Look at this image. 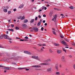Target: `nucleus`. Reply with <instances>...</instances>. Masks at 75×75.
I'll return each instance as SVG.
<instances>
[{"instance_id":"5","label":"nucleus","mask_w":75,"mask_h":75,"mask_svg":"<svg viewBox=\"0 0 75 75\" xmlns=\"http://www.w3.org/2000/svg\"><path fill=\"white\" fill-rule=\"evenodd\" d=\"M58 64H56L55 65V68L57 71L58 70Z\"/></svg>"},{"instance_id":"41","label":"nucleus","mask_w":75,"mask_h":75,"mask_svg":"<svg viewBox=\"0 0 75 75\" xmlns=\"http://www.w3.org/2000/svg\"><path fill=\"white\" fill-rule=\"evenodd\" d=\"M25 38V39H28V37L26 36Z\"/></svg>"},{"instance_id":"31","label":"nucleus","mask_w":75,"mask_h":75,"mask_svg":"<svg viewBox=\"0 0 75 75\" xmlns=\"http://www.w3.org/2000/svg\"><path fill=\"white\" fill-rule=\"evenodd\" d=\"M15 29L16 30H19V28L17 27H16L15 28Z\"/></svg>"},{"instance_id":"50","label":"nucleus","mask_w":75,"mask_h":75,"mask_svg":"<svg viewBox=\"0 0 75 75\" xmlns=\"http://www.w3.org/2000/svg\"><path fill=\"white\" fill-rule=\"evenodd\" d=\"M65 16L64 15H63V16H62V18H64L65 17Z\"/></svg>"},{"instance_id":"2","label":"nucleus","mask_w":75,"mask_h":75,"mask_svg":"<svg viewBox=\"0 0 75 75\" xmlns=\"http://www.w3.org/2000/svg\"><path fill=\"white\" fill-rule=\"evenodd\" d=\"M32 29L35 31H38V29L36 27H34Z\"/></svg>"},{"instance_id":"54","label":"nucleus","mask_w":75,"mask_h":75,"mask_svg":"<svg viewBox=\"0 0 75 75\" xmlns=\"http://www.w3.org/2000/svg\"><path fill=\"white\" fill-rule=\"evenodd\" d=\"M13 10L14 11H16V9L15 8V9H13Z\"/></svg>"},{"instance_id":"17","label":"nucleus","mask_w":75,"mask_h":75,"mask_svg":"<svg viewBox=\"0 0 75 75\" xmlns=\"http://www.w3.org/2000/svg\"><path fill=\"white\" fill-rule=\"evenodd\" d=\"M24 18H25V16H23L22 17V18H21V20H23L24 19Z\"/></svg>"},{"instance_id":"53","label":"nucleus","mask_w":75,"mask_h":75,"mask_svg":"<svg viewBox=\"0 0 75 75\" xmlns=\"http://www.w3.org/2000/svg\"><path fill=\"white\" fill-rule=\"evenodd\" d=\"M7 36H5V37H4V38H5V39L7 38Z\"/></svg>"},{"instance_id":"29","label":"nucleus","mask_w":75,"mask_h":75,"mask_svg":"<svg viewBox=\"0 0 75 75\" xmlns=\"http://www.w3.org/2000/svg\"><path fill=\"white\" fill-rule=\"evenodd\" d=\"M61 38H64V37L63 36H62V35H60V36Z\"/></svg>"},{"instance_id":"37","label":"nucleus","mask_w":75,"mask_h":75,"mask_svg":"<svg viewBox=\"0 0 75 75\" xmlns=\"http://www.w3.org/2000/svg\"><path fill=\"white\" fill-rule=\"evenodd\" d=\"M4 37H8V36L7 35H4Z\"/></svg>"},{"instance_id":"51","label":"nucleus","mask_w":75,"mask_h":75,"mask_svg":"<svg viewBox=\"0 0 75 75\" xmlns=\"http://www.w3.org/2000/svg\"><path fill=\"white\" fill-rule=\"evenodd\" d=\"M64 58H65V57H64V56H62V59H64Z\"/></svg>"},{"instance_id":"25","label":"nucleus","mask_w":75,"mask_h":75,"mask_svg":"<svg viewBox=\"0 0 75 75\" xmlns=\"http://www.w3.org/2000/svg\"><path fill=\"white\" fill-rule=\"evenodd\" d=\"M52 32H53V34H54V35H57V34H56V33H55V31H53Z\"/></svg>"},{"instance_id":"59","label":"nucleus","mask_w":75,"mask_h":75,"mask_svg":"<svg viewBox=\"0 0 75 75\" xmlns=\"http://www.w3.org/2000/svg\"><path fill=\"white\" fill-rule=\"evenodd\" d=\"M16 38V39H19V40L21 38Z\"/></svg>"},{"instance_id":"19","label":"nucleus","mask_w":75,"mask_h":75,"mask_svg":"<svg viewBox=\"0 0 75 75\" xmlns=\"http://www.w3.org/2000/svg\"><path fill=\"white\" fill-rule=\"evenodd\" d=\"M64 40H65L67 42H69V40L68 39H66V38H64Z\"/></svg>"},{"instance_id":"64","label":"nucleus","mask_w":75,"mask_h":75,"mask_svg":"<svg viewBox=\"0 0 75 75\" xmlns=\"http://www.w3.org/2000/svg\"><path fill=\"white\" fill-rule=\"evenodd\" d=\"M10 29H8L7 30H8V31H10Z\"/></svg>"},{"instance_id":"49","label":"nucleus","mask_w":75,"mask_h":75,"mask_svg":"<svg viewBox=\"0 0 75 75\" xmlns=\"http://www.w3.org/2000/svg\"><path fill=\"white\" fill-rule=\"evenodd\" d=\"M45 26H46V25H47V23H46L45 24Z\"/></svg>"},{"instance_id":"23","label":"nucleus","mask_w":75,"mask_h":75,"mask_svg":"<svg viewBox=\"0 0 75 75\" xmlns=\"http://www.w3.org/2000/svg\"><path fill=\"white\" fill-rule=\"evenodd\" d=\"M11 11H8V14H11Z\"/></svg>"},{"instance_id":"7","label":"nucleus","mask_w":75,"mask_h":75,"mask_svg":"<svg viewBox=\"0 0 75 75\" xmlns=\"http://www.w3.org/2000/svg\"><path fill=\"white\" fill-rule=\"evenodd\" d=\"M24 7V4H21L19 7V8H23V7Z\"/></svg>"},{"instance_id":"16","label":"nucleus","mask_w":75,"mask_h":75,"mask_svg":"<svg viewBox=\"0 0 75 75\" xmlns=\"http://www.w3.org/2000/svg\"><path fill=\"white\" fill-rule=\"evenodd\" d=\"M34 19H32L30 21V23H33L34 22Z\"/></svg>"},{"instance_id":"28","label":"nucleus","mask_w":75,"mask_h":75,"mask_svg":"<svg viewBox=\"0 0 75 75\" xmlns=\"http://www.w3.org/2000/svg\"><path fill=\"white\" fill-rule=\"evenodd\" d=\"M69 8L70 9H74V7H73V6H70Z\"/></svg>"},{"instance_id":"15","label":"nucleus","mask_w":75,"mask_h":75,"mask_svg":"<svg viewBox=\"0 0 75 75\" xmlns=\"http://www.w3.org/2000/svg\"><path fill=\"white\" fill-rule=\"evenodd\" d=\"M53 14V11H50V13H49V15L50 16H51Z\"/></svg>"},{"instance_id":"27","label":"nucleus","mask_w":75,"mask_h":75,"mask_svg":"<svg viewBox=\"0 0 75 75\" xmlns=\"http://www.w3.org/2000/svg\"><path fill=\"white\" fill-rule=\"evenodd\" d=\"M62 62H65V59H62Z\"/></svg>"},{"instance_id":"10","label":"nucleus","mask_w":75,"mask_h":75,"mask_svg":"<svg viewBox=\"0 0 75 75\" xmlns=\"http://www.w3.org/2000/svg\"><path fill=\"white\" fill-rule=\"evenodd\" d=\"M23 28H26L27 27V25L25 24H23Z\"/></svg>"},{"instance_id":"9","label":"nucleus","mask_w":75,"mask_h":75,"mask_svg":"<svg viewBox=\"0 0 75 75\" xmlns=\"http://www.w3.org/2000/svg\"><path fill=\"white\" fill-rule=\"evenodd\" d=\"M32 58H33V59H37V57L35 56H32Z\"/></svg>"},{"instance_id":"61","label":"nucleus","mask_w":75,"mask_h":75,"mask_svg":"<svg viewBox=\"0 0 75 75\" xmlns=\"http://www.w3.org/2000/svg\"><path fill=\"white\" fill-rule=\"evenodd\" d=\"M26 71H29V69H26Z\"/></svg>"},{"instance_id":"52","label":"nucleus","mask_w":75,"mask_h":75,"mask_svg":"<svg viewBox=\"0 0 75 75\" xmlns=\"http://www.w3.org/2000/svg\"><path fill=\"white\" fill-rule=\"evenodd\" d=\"M43 23H45V20L43 21Z\"/></svg>"},{"instance_id":"47","label":"nucleus","mask_w":75,"mask_h":75,"mask_svg":"<svg viewBox=\"0 0 75 75\" xmlns=\"http://www.w3.org/2000/svg\"><path fill=\"white\" fill-rule=\"evenodd\" d=\"M38 45H39V46H42V45L39 44H38Z\"/></svg>"},{"instance_id":"57","label":"nucleus","mask_w":75,"mask_h":75,"mask_svg":"<svg viewBox=\"0 0 75 75\" xmlns=\"http://www.w3.org/2000/svg\"><path fill=\"white\" fill-rule=\"evenodd\" d=\"M9 42H10V43H12V42H11V41L10 40H9Z\"/></svg>"},{"instance_id":"45","label":"nucleus","mask_w":75,"mask_h":75,"mask_svg":"<svg viewBox=\"0 0 75 75\" xmlns=\"http://www.w3.org/2000/svg\"><path fill=\"white\" fill-rule=\"evenodd\" d=\"M69 57H70V58H72V56H71V55H69Z\"/></svg>"},{"instance_id":"35","label":"nucleus","mask_w":75,"mask_h":75,"mask_svg":"<svg viewBox=\"0 0 75 75\" xmlns=\"http://www.w3.org/2000/svg\"><path fill=\"white\" fill-rule=\"evenodd\" d=\"M37 59H38V60H39V61H40V59L38 57V56H37Z\"/></svg>"},{"instance_id":"62","label":"nucleus","mask_w":75,"mask_h":75,"mask_svg":"<svg viewBox=\"0 0 75 75\" xmlns=\"http://www.w3.org/2000/svg\"><path fill=\"white\" fill-rule=\"evenodd\" d=\"M44 7H43V8H42V10H43V9H44Z\"/></svg>"},{"instance_id":"8","label":"nucleus","mask_w":75,"mask_h":75,"mask_svg":"<svg viewBox=\"0 0 75 75\" xmlns=\"http://www.w3.org/2000/svg\"><path fill=\"white\" fill-rule=\"evenodd\" d=\"M32 67H35V68H40V67H41L40 66L36 65L34 66H32Z\"/></svg>"},{"instance_id":"3","label":"nucleus","mask_w":75,"mask_h":75,"mask_svg":"<svg viewBox=\"0 0 75 75\" xmlns=\"http://www.w3.org/2000/svg\"><path fill=\"white\" fill-rule=\"evenodd\" d=\"M24 53L25 54H28L29 55H31V52L27 51H25L24 52Z\"/></svg>"},{"instance_id":"12","label":"nucleus","mask_w":75,"mask_h":75,"mask_svg":"<svg viewBox=\"0 0 75 75\" xmlns=\"http://www.w3.org/2000/svg\"><path fill=\"white\" fill-rule=\"evenodd\" d=\"M4 69H6V70H10L11 69L8 67H5Z\"/></svg>"},{"instance_id":"44","label":"nucleus","mask_w":75,"mask_h":75,"mask_svg":"<svg viewBox=\"0 0 75 75\" xmlns=\"http://www.w3.org/2000/svg\"><path fill=\"white\" fill-rule=\"evenodd\" d=\"M38 17H36L35 18V20H36H36H37V18H38Z\"/></svg>"},{"instance_id":"20","label":"nucleus","mask_w":75,"mask_h":75,"mask_svg":"<svg viewBox=\"0 0 75 75\" xmlns=\"http://www.w3.org/2000/svg\"><path fill=\"white\" fill-rule=\"evenodd\" d=\"M41 25V22L39 21L38 24V26H39V25Z\"/></svg>"},{"instance_id":"33","label":"nucleus","mask_w":75,"mask_h":75,"mask_svg":"<svg viewBox=\"0 0 75 75\" xmlns=\"http://www.w3.org/2000/svg\"><path fill=\"white\" fill-rule=\"evenodd\" d=\"M56 74L57 75H59V72H57L56 73Z\"/></svg>"},{"instance_id":"56","label":"nucleus","mask_w":75,"mask_h":75,"mask_svg":"<svg viewBox=\"0 0 75 75\" xmlns=\"http://www.w3.org/2000/svg\"><path fill=\"white\" fill-rule=\"evenodd\" d=\"M42 11V9H39V12H40V11Z\"/></svg>"},{"instance_id":"43","label":"nucleus","mask_w":75,"mask_h":75,"mask_svg":"<svg viewBox=\"0 0 75 75\" xmlns=\"http://www.w3.org/2000/svg\"><path fill=\"white\" fill-rule=\"evenodd\" d=\"M38 17H39V18H40L41 17V16L38 15Z\"/></svg>"},{"instance_id":"40","label":"nucleus","mask_w":75,"mask_h":75,"mask_svg":"<svg viewBox=\"0 0 75 75\" xmlns=\"http://www.w3.org/2000/svg\"><path fill=\"white\" fill-rule=\"evenodd\" d=\"M52 30H54V31H55V28H52Z\"/></svg>"},{"instance_id":"30","label":"nucleus","mask_w":75,"mask_h":75,"mask_svg":"<svg viewBox=\"0 0 75 75\" xmlns=\"http://www.w3.org/2000/svg\"><path fill=\"white\" fill-rule=\"evenodd\" d=\"M49 51H50V53H52V50H51V49H49Z\"/></svg>"},{"instance_id":"21","label":"nucleus","mask_w":75,"mask_h":75,"mask_svg":"<svg viewBox=\"0 0 75 75\" xmlns=\"http://www.w3.org/2000/svg\"><path fill=\"white\" fill-rule=\"evenodd\" d=\"M54 10H58V11H59V10H60V9L57 8H54Z\"/></svg>"},{"instance_id":"38","label":"nucleus","mask_w":75,"mask_h":75,"mask_svg":"<svg viewBox=\"0 0 75 75\" xmlns=\"http://www.w3.org/2000/svg\"><path fill=\"white\" fill-rule=\"evenodd\" d=\"M14 25L11 24V27L13 28L14 27Z\"/></svg>"},{"instance_id":"39","label":"nucleus","mask_w":75,"mask_h":75,"mask_svg":"<svg viewBox=\"0 0 75 75\" xmlns=\"http://www.w3.org/2000/svg\"><path fill=\"white\" fill-rule=\"evenodd\" d=\"M20 41H24V39H23V40H22V39H20V40H19Z\"/></svg>"},{"instance_id":"34","label":"nucleus","mask_w":75,"mask_h":75,"mask_svg":"<svg viewBox=\"0 0 75 75\" xmlns=\"http://www.w3.org/2000/svg\"><path fill=\"white\" fill-rule=\"evenodd\" d=\"M10 31H11L13 32L14 31V30H13V29H11L10 30Z\"/></svg>"},{"instance_id":"55","label":"nucleus","mask_w":75,"mask_h":75,"mask_svg":"<svg viewBox=\"0 0 75 75\" xmlns=\"http://www.w3.org/2000/svg\"><path fill=\"white\" fill-rule=\"evenodd\" d=\"M73 68H74V69H75V64H74V65L73 66Z\"/></svg>"},{"instance_id":"4","label":"nucleus","mask_w":75,"mask_h":75,"mask_svg":"<svg viewBox=\"0 0 75 75\" xmlns=\"http://www.w3.org/2000/svg\"><path fill=\"white\" fill-rule=\"evenodd\" d=\"M50 64L48 63H42L40 64V65H50Z\"/></svg>"},{"instance_id":"26","label":"nucleus","mask_w":75,"mask_h":75,"mask_svg":"<svg viewBox=\"0 0 75 75\" xmlns=\"http://www.w3.org/2000/svg\"><path fill=\"white\" fill-rule=\"evenodd\" d=\"M63 51H65L66 53H67V51H66V50L64 48H63Z\"/></svg>"},{"instance_id":"60","label":"nucleus","mask_w":75,"mask_h":75,"mask_svg":"<svg viewBox=\"0 0 75 75\" xmlns=\"http://www.w3.org/2000/svg\"><path fill=\"white\" fill-rule=\"evenodd\" d=\"M45 10H47V7H45Z\"/></svg>"},{"instance_id":"1","label":"nucleus","mask_w":75,"mask_h":75,"mask_svg":"<svg viewBox=\"0 0 75 75\" xmlns=\"http://www.w3.org/2000/svg\"><path fill=\"white\" fill-rule=\"evenodd\" d=\"M60 42L62 43L63 45H65V46H68V45H67V43L65 42L64 41H62V40H61L60 41Z\"/></svg>"},{"instance_id":"18","label":"nucleus","mask_w":75,"mask_h":75,"mask_svg":"<svg viewBox=\"0 0 75 75\" xmlns=\"http://www.w3.org/2000/svg\"><path fill=\"white\" fill-rule=\"evenodd\" d=\"M57 15H55L54 16V19L55 20H56V19H57Z\"/></svg>"},{"instance_id":"6","label":"nucleus","mask_w":75,"mask_h":75,"mask_svg":"<svg viewBox=\"0 0 75 75\" xmlns=\"http://www.w3.org/2000/svg\"><path fill=\"white\" fill-rule=\"evenodd\" d=\"M57 54H61V53L62 52L61 50H57Z\"/></svg>"},{"instance_id":"48","label":"nucleus","mask_w":75,"mask_h":75,"mask_svg":"<svg viewBox=\"0 0 75 75\" xmlns=\"http://www.w3.org/2000/svg\"><path fill=\"white\" fill-rule=\"evenodd\" d=\"M24 41H28V40L27 39H25L24 40Z\"/></svg>"},{"instance_id":"32","label":"nucleus","mask_w":75,"mask_h":75,"mask_svg":"<svg viewBox=\"0 0 75 75\" xmlns=\"http://www.w3.org/2000/svg\"><path fill=\"white\" fill-rule=\"evenodd\" d=\"M46 61H51V59H48L46 60Z\"/></svg>"},{"instance_id":"14","label":"nucleus","mask_w":75,"mask_h":75,"mask_svg":"<svg viewBox=\"0 0 75 75\" xmlns=\"http://www.w3.org/2000/svg\"><path fill=\"white\" fill-rule=\"evenodd\" d=\"M25 69V68H18V70H21L22 69Z\"/></svg>"},{"instance_id":"22","label":"nucleus","mask_w":75,"mask_h":75,"mask_svg":"<svg viewBox=\"0 0 75 75\" xmlns=\"http://www.w3.org/2000/svg\"><path fill=\"white\" fill-rule=\"evenodd\" d=\"M51 68H50L49 69H48L47 70L48 71H50L51 70Z\"/></svg>"},{"instance_id":"11","label":"nucleus","mask_w":75,"mask_h":75,"mask_svg":"<svg viewBox=\"0 0 75 75\" xmlns=\"http://www.w3.org/2000/svg\"><path fill=\"white\" fill-rule=\"evenodd\" d=\"M54 44L56 47H59V44L58 43H54Z\"/></svg>"},{"instance_id":"63","label":"nucleus","mask_w":75,"mask_h":75,"mask_svg":"<svg viewBox=\"0 0 75 75\" xmlns=\"http://www.w3.org/2000/svg\"><path fill=\"white\" fill-rule=\"evenodd\" d=\"M0 67H3V66H2L1 65H0Z\"/></svg>"},{"instance_id":"42","label":"nucleus","mask_w":75,"mask_h":75,"mask_svg":"<svg viewBox=\"0 0 75 75\" xmlns=\"http://www.w3.org/2000/svg\"><path fill=\"white\" fill-rule=\"evenodd\" d=\"M43 16L44 17H46V15H45V14H44L43 15Z\"/></svg>"},{"instance_id":"58","label":"nucleus","mask_w":75,"mask_h":75,"mask_svg":"<svg viewBox=\"0 0 75 75\" xmlns=\"http://www.w3.org/2000/svg\"><path fill=\"white\" fill-rule=\"evenodd\" d=\"M29 36L30 37H32V35H29Z\"/></svg>"},{"instance_id":"24","label":"nucleus","mask_w":75,"mask_h":75,"mask_svg":"<svg viewBox=\"0 0 75 75\" xmlns=\"http://www.w3.org/2000/svg\"><path fill=\"white\" fill-rule=\"evenodd\" d=\"M4 11L5 12V13H7V9H4Z\"/></svg>"},{"instance_id":"13","label":"nucleus","mask_w":75,"mask_h":75,"mask_svg":"<svg viewBox=\"0 0 75 75\" xmlns=\"http://www.w3.org/2000/svg\"><path fill=\"white\" fill-rule=\"evenodd\" d=\"M28 22V20H27V19H25L24 20V23H27Z\"/></svg>"},{"instance_id":"36","label":"nucleus","mask_w":75,"mask_h":75,"mask_svg":"<svg viewBox=\"0 0 75 75\" xmlns=\"http://www.w3.org/2000/svg\"><path fill=\"white\" fill-rule=\"evenodd\" d=\"M41 30H42V31H43V30H44V28L43 27H42L41 28Z\"/></svg>"},{"instance_id":"46","label":"nucleus","mask_w":75,"mask_h":75,"mask_svg":"<svg viewBox=\"0 0 75 75\" xmlns=\"http://www.w3.org/2000/svg\"><path fill=\"white\" fill-rule=\"evenodd\" d=\"M42 46H46V45L45 44H42Z\"/></svg>"}]
</instances>
